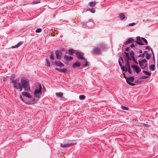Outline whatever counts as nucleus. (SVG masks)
<instances>
[{
	"label": "nucleus",
	"mask_w": 158,
	"mask_h": 158,
	"mask_svg": "<svg viewBox=\"0 0 158 158\" xmlns=\"http://www.w3.org/2000/svg\"><path fill=\"white\" fill-rule=\"evenodd\" d=\"M123 75L124 77L125 78V79L126 80L127 79V78L128 77H127L126 76V75L124 73H123Z\"/></svg>",
	"instance_id": "49"
},
{
	"label": "nucleus",
	"mask_w": 158,
	"mask_h": 158,
	"mask_svg": "<svg viewBox=\"0 0 158 158\" xmlns=\"http://www.w3.org/2000/svg\"><path fill=\"white\" fill-rule=\"evenodd\" d=\"M148 76H142L141 77V78L142 79H145L148 78Z\"/></svg>",
	"instance_id": "44"
},
{
	"label": "nucleus",
	"mask_w": 158,
	"mask_h": 158,
	"mask_svg": "<svg viewBox=\"0 0 158 158\" xmlns=\"http://www.w3.org/2000/svg\"><path fill=\"white\" fill-rule=\"evenodd\" d=\"M155 64H151L149 66V69L152 71L155 70Z\"/></svg>",
	"instance_id": "23"
},
{
	"label": "nucleus",
	"mask_w": 158,
	"mask_h": 158,
	"mask_svg": "<svg viewBox=\"0 0 158 158\" xmlns=\"http://www.w3.org/2000/svg\"><path fill=\"white\" fill-rule=\"evenodd\" d=\"M85 96L83 95H80L79 96V98L81 100H84L85 99Z\"/></svg>",
	"instance_id": "34"
},
{
	"label": "nucleus",
	"mask_w": 158,
	"mask_h": 158,
	"mask_svg": "<svg viewBox=\"0 0 158 158\" xmlns=\"http://www.w3.org/2000/svg\"><path fill=\"white\" fill-rule=\"evenodd\" d=\"M73 50L71 49H69V54L70 55H72L73 53Z\"/></svg>",
	"instance_id": "35"
},
{
	"label": "nucleus",
	"mask_w": 158,
	"mask_h": 158,
	"mask_svg": "<svg viewBox=\"0 0 158 158\" xmlns=\"http://www.w3.org/2000/svg\"><path fill=\"white\" fill-rule=\"evenodd\" d=\"M42 29L40 28L37 29L36 31L35 32L36 33H39L42 31Z\"/></svg>",
	"instance_id": "40"
},
{
	"label": "nucleus",
	"mask_w": 158,
	"mask_h": 158,
	"mask_svg": "<svg viewBox=\"0 0 158 158\" xmlns=\"http://www.w3.org/2000/svg\"><path fill=\"white\" fill-rule=\"evenodd\" d=\"M127 83L129 85L131 86H134L135 85V83H131L130 81H127Z\"/></svg>",
	"instance_id": "39"
},
{
	"label": "nucleus",
	"mask_w": 158,
	"mask_h": 158,
	"mask_svg": "<svg viewBox=\"0 0 158 158\" xmlns=\"http://www.w3.org/2000/svg\"><path fill=\"white\" fill-rule=\"evenodd\" d=\"M46 64L47 65V66H48V67H50V61L48 60V59H46Z\"/></svg>",
	"instance_id": "38"
},
{
	"label": "nucleus",
	"mask_w": 158,
	"mask_h": 158,
	"mask_svg": "<svg viewBox=\"0 0 158 158\" xmlns=\"http://www.w3.org/2000/svg\"><path fill=\"white\" fill-rule=\"evenodd\" d=\"M55 69L56 70L58 71L59 72H61V73H64L67 71V69H66L65 68H64L63 69H58V68H55Z\"/></svg>",
	"instance_id": "13"
},
{
	"label": "nucleus",
	"mask_w": 158,
	"mask_h": 158,
	"mask_svg": "<svg viewBox=\"0 0 158 158\" xmlns=\"http://www.w3.org/2000/svg\"><path fill=\"white\" fill-rule=\"evenodd\" d=\"M135 45H134V44H132L130 45V47L131 48H133V47H135Z\"/></svg>",
	"instance_id": "50"
},
{
	"label": "nucleus",
	"mask_w": 158,
	"mask_h": 158,
	"mask_svg": "<svg viewBox=\"0 0 158 158\" xmlns=\"http://www.w3.org/2000/svg\"><path fill=\"white\" fill-rule=\"evenodd\" d=\"M139 65L140 66V68L142 69V68H143V63H146L147 62V60L144 59H143L142 60H138Z\"/></svg>",
	"instance_id": "8"
},
{
	"label": "nucleus",
	"mask_w": 158,
	"mask_h": 158,
	"mask_svg": "<svg viewBox=\"0 0 158 158\" xmlns=\"http://www.w3.org/2000/svg\"><path fill=\"white\" fill-rule=\"evenodd\" d=\"M20 98L23 101H24L26 103H27L28 104H30V102H25V101L23 100V98L21 96H20Z\"/></svg>",
	"instance_id": "45"
},
{
	"label": "nucleus",
	"mask_w": 158,
	"mask_h": 158,
	"mask_svg": "<svg viewBox=\"0 0 158 158\" xmlns=\"http://www.w3.org/2000/svg\"><path fill=\"white\" fill-rule=\"evenodd\" d=\"M129 54L131 57H132L135 56L134 52V51L132 50L130 52Z\"/></svg>",
	"instance_id": "27"
},
{
	"label": "nucleus",
	"mask_w": 158,
	"mask_h": 158,
	"mask_svg": "<svg viewBox=\"0 0 158 158\" xmlns=\"http://www.w3.org/2000/svg\"><path fill=\"white\" fill-rule=\"evenodd\" d=\"M89 11L92 13H94L95 12V10L94 8H92L90 9H88L86 10V11Z\"/></svg>",
	"instance_id": "24"
},
{
	"label": "nucleus",
	"mask_w": 158,
	"mask_h": 158,
	"mask_svg": "<svg viewBox=\"0 0 158 158\" xmlns=\"http://www.w3.org/2000/svg\"><path fill=\"white\" fill-rule=\"evenodd\" d=\"M22 88H24L25 91H29L30 88L29 86V81L24 79H22L21 80Z\"/></svg>",
	"instance_id": "2"
},
{
	"label": "nucleus",
	"mask_w": 158,
	"mask_h": 158,
	"mask_svg": "<svg viewBox=\"0 0 158 158\" xmlns=\"http://www.w3.org/2000/svg\"><path fill=\"white\" fill-rule=\"evenodd\" d=\"M134 42V39L132 38H130L128 39L124 43L125 45L127 44L131 43Z\"/></svg>",
	"instance_id": "12"
},
{
	"label": "nucleus",
	"mask_w": 158,
	"mask_h": 158,
	"mask_svg": "<svg viewBox=\"0 0 158 158\" xmlns=\"http://www.w3.org/2000/svg\"><path fill=\"white\" fill-rule=\"evenodd\" d=\"M135 42L138 44L139 45H144L143 43L141 42H139L138 41H135Z\"/></svg>",
	"instance_id": "33"
},
{
	"label": "nucleus",
	"mask_w": 158,
	"mask_h": 158,
	"mask_svg": "<svg viewBox=\"0 0 158 158\" xmlns=\"http://www.w3.org/2000/svg\"><path fill=\"white\" fill-rule=\"evenodd\" d=\"M98 47L101 50H104L106 49L105 45L103 43L100 44L99 45Z\"/></svg>",
	"instance_id": "11"
},
{
	"label": "nucleus",
	"mask_w": 158,
	"mask_h": 158,
	"mask_svg": "<svg viewBox=\"0 0 158 158\" xmlns=\"http://www.w3.org/2000/svg\"><path fill=\"white\" fill-rule=\"evenodd\" d=\"M40 2H38L37 1H34V2H32L31 4H37V3H39Z\"/></svg>",
	"instance_id": "47"
},
{
	"label": "nucleus",
	"mask_w": 158,
	"mask_h": 158,
	"mask_svg": "<svg viewBox=\"0 0 158 158\" xmlns=\"http://www.w3.org/2000/svg\"><path fill=\"white\" fill-rule=\"evenodd\" d=\"M36 85L37 86H38L39 88L36 89L34 93V98L30 96V104H34L38 100L40 96L42 94V87L41 84L38 83L36 84Z\"/></svg>",
	"instance_id": "1"
},
{
	"label": "nucleus",
	"mask_w": 158,
	"mask_h": 158,
	"mask_svg": "<svg viewBox=\"0 0 158 158\" xmlns=\"http://www.w3.org/2000/svg\"><path fill=\"white\" fill-rule=\"evenodd\" d=\"M22 94L23 96H25L26 97L30 98V94L29 93L25 92H22Z\"/></svg>",
	"instance_id": "17"
},
{
	"label": "nucleus",
	"mask_w": 158,
	"mask_h": 158,
	"mask_svg": "<svg viewBox=\"0 0 158 158\" xmlns=\"http://www.w3.org/2000/svg\"><path fill=\"white\" fill-rule=\"evenodd\" d=\"M148 66V64L147 63H146L144 66H143V68H142V69H144Z\"/></svg>",
	"instance_id": "48"
},
{
	"label": "nucleus",
	"mask_w": 158,
	"mask_h": 158,
	"mask_svg": "<svg viewBox=\"0 0 158 158\" xmlns=\"http://www.w3.org/2000/svg\"><path fill=\"white\" fill-rule=\"evenodd\" d=\"M121 107L122 110H129V108L128 107L125 106H121Z\"/></svg>",
	"instance_id": "31"
},
{
	"label": "nucleus",
	"mask_w": 158,
	"mask_h": 158,
	"mask_svg": "<svg viewBox=\"0 0 158 158\" xmlns=\"http://www.w3.org/2000/svg\"><path fill=\"white\" fill-rule=\"evenodd\" d=\"M76 54L77 55V57L78 59H82L83 60H85V58L83 56L84 55L83 53L82 52H77Z\"/></svg>",
	"instance_id": "5"
},
{
	"label": "nucleus",
	"mask_w": 158,
	"mask_h": 158,
	"mask_svg": "<svg viewBox=\"0 0 158 158\" xmlns=\"http://www.w3.org/2000/svg\"><path fill=\"white\" fill-rule=\"evenodd\" d=\"M135 24H136L135 23H129V24L128 25L129 26H133L135 25Z\"/></svg>",
	"instance_id": "46"
},
{
	"label": "nucleus",
	"mask_w": 158,
	"mask_h": 158,
	"mask_svg": "<svg viewBox=\"0 0 158 158\" xmlns=\"http://www.w3.org/2000/svg\"><path fill=\"white\" fill-rule=\"evenodd\" d=\"M150 47L149 46H147L145 47V49H149Z\"/></svg>",
	"instance_id": "53"
},
{
	"label": "nucleus",
	"mask_w": 158,
	"mask_h": 158,
	"mask_svg": "<svg viewBox=\"0 0 158 158\" xmlns=\"http://www.w3.org/2000/svg\"><path fill=\"white\" fill-rule=\"evenodd\" d=\"M54 64L56 66H60V67H63L64 66V64L59 61H54Z\"/></svg>",
	"instance_id": "10"
},
{
	"label": "nucleus",
	"mask_w": 158,
	"mask_h": 158,
	"mask_svg": "<svg viewBox=\"0 0 158 158\" xmlns=\"http://www.w3.org/2000/svg\"><path fill=\"white\" fill-rule=\"evenodd\" d=\"M139 52L140 53H142V52H143V51L142 50H140L139 51Z\"/></svg>",
	"instance_id": "55"
},
{
	"label": "nucleus",
	"mask_w": 158,
	"mask_h": 158,
	"mask_svg": "<svg viewBox=\"0 0 158 158\" xmlns=\"http://www.w3.org/2000/svg\"><path fill=\"white\" fill-rule=\"evenodd\" d=\"M23 43V42H20L17 45L14 46H12L11 47L12 48H17L19 47L20 45H22Z\"/></svg>",
	"instance_id": "15"
},
{
	"label": "nucleus",
	"mask_w": 158,
	"mask_h": 158,
	"mask_svg": "<svg viewBox=\"0 0 158 158\" xmlns=\"http://www.w3.org/2000/svg\"><path fill=\"white\" fill-rule=\"evenodd\" d=\"M129 48H126L125 49V51L129 52Z\"/></svg>",
	"instance_id": "51"
},
{
	"label": "nucleus",
	"mask_w": 158,
	"mask_h": 158,
	"mask_svg": "<svg viewBox=\"0 0 158 158\" xmlns=\"http://www.w3.org/2000/svg\"><path fill=\"white\" fill-rule=\"evenodd\" d=\"M136 39H137V40L136 41H138L139 42H141V38H140L139 37V36H138V37H136Z\"/></svg>",
	"instance_id": "43"
},
{
	"label": "nucleus",
	"mask_w": 158,
	"mask_h": 158,
	"mask_svg": "<svg viewBox=\"0 0 158 158\" xmlns=\"http://www.w3.org/2000/svg\"><path fill=\"white\" fill-rule=\"evenodd\" d=\"M131 58L132 59L133 62H134L136 64H138V62L137 60L135 59V56Z\"/></svg>",
	"instance_id": "36"
},
{
	"label": "nucleus",
	"mask_w": 158,
	"mask_h": 158,
	"mask_svg": "<svg viewBox=\"0 0 158 158\" xmlns=\"http://www.w3.org/2000/svg\"><path fill=\"white\" fill-rule=\"evenodd\" d=\"M141 39L145 42V44L146 45L148 44V41H147V40L145 39L144 38L142 37V38H141Z\"/></svg>",
	"instance_id": "37"
},
{
	"label": "nucleus",
	"mask_w": 158,
	"mask_h": 158,
	"mask_svg": "<svg viewBox=\"0 0 158 158\" xmlns=\"http://www.w3.org/2000/svg\"><path fill=\"white\" fill-rule=\"evenodd\" d=\"M131 67L133 69L134 71L137 73H139L141 71L139 68L137 66L132 65Z\"/></svg>",
	"instance_id": "7"
},
{
	"label": "nucleus",
	"mask_w": 158,
	"mask_h": 158,
	"mask_svg": "<svg viewBox=\"0 0 158 158\" xmlns=\"http://www.w3.org/2000/svg\"><path fill=\"white\" fill-rule=\"evenodd\" d=\"M85 61V64H84L83 65V66L85 67H86L88 66H89V64H88V62H87L86 60L85 59V60H84Z\"/></svg>",
	"instance_id": "30"
},
{
	"label": "nucleus",
	"mask_w": 158,
	"mask_h": 158,
	"mask_svg": "<svg viewBox=\"0 0 158 158\" xmlns=\"http://www.w3.org/2000/svg\"><path fill=\"white\" fill-rule=\"evenodd\" d=\"M135 83H137V81H135Z\"/></svg>",
	"instance_id": "59"
},
{
	"label": "nucleus",
	"mask_w": 158,
	"mask_h": 158,
	"mask_svg": "<svg viewBox=\"0 0 158 158\" xmlns=\"http://www.w3.org/2000/svg\"><path fill=\"white\" fill-rule=\"evenodd\" d=\"M144 125L145 126H147L148 125V124H144Z\"/></svg>",
	"instance_id": "56"
},
{
	"label": "nucleus",
	"mask_w": 158,
	"mask_h": 158,
	"mask_svg": "<svg viewBox=\"0 0 158 158\" xmlns=\"http://www.w3.org/2000/svg\"><path fill=\"white\" fill-rule=\"evenodd\" d=\"M118 64H119V65L120 66V67H121L122 66L121 63H120L119 60H118Z\"/></svg>",
	"instance_id": "52"
},
{
	"label": "nucleus",
	"mask_w": 158,
	"mask_h": 158,
	"mask_svg": "<svg viewBox=\"0 0 158 158\" xmlns=\"http://www.w3.org/2000/svg\"><path fill=\"white\" fill-rule=\"evenodd\" d=\"M56 95L59 97H61L63 95V94L62 92L56 93Z\"/></svg>",
	"instance_id": "25"
},
{
	"label": "nucleus",
	"mask_w": 158,
	"mask_h": 158,
	"mask_svg": "<svg viewBox=\"0 0 158 158\" xmlns=\"http://www.w3.org/2000/svg\"><path fill=\"white\" fill-rule=\"evenodd\" d=\"M147 52V51H145L142 54H140L138 56V57H143L145 56V54H146Z\"/></svg>",
	"instance_id": "29"
},
{
	"label": "nucleus",
	"mask_w": 158,
	"mask_h": 158,
	"mask_svg": "<svg viewBox=\"0 0 158 158\" xmlns=\"http://www.w3.org/2000/svg\"><path fill=\"white\" fill-rule=\"evenodd\" d=\"M80 66V64L78 62H75L72 65L73 68H76V67H79Z\"/></svg>",
	"instance_id": "20"
},
{
	"label": "nucleus",
	"mask_w": 158,
	"mask_h": 158,
	"mask_svg": "<svg viewBox=\"0 0 158 158\" xmlns=\"http://www.w3.org/2000/svg\"><path fill=\"white\" fill-rule=\"evenodd\" d=\"M76 144V143H68L65 144H63L62 143H61L60 146V147L63 148H69L71 146H72L74 145H75Z\"/></svg>",
	"instance_id": "6"
},
{
	"label": "nucleus",
	"mask_w": 158,
	"mask_h": 158,
	"mask_svg": "<svg viewBox=\"0 0 158 158\" xmlns=\"http://www.w3.org/2000/svg\"><path fill=\"white\" fill-rule=\"evenodd\" d=\"M153 60H154V63L155 62V58H154H154H153Z\"/></svg>",
	"instance_id": "58"
},
{
	"label": "nucleus",
	"mask_w": 158,
	"mask_h": 158,
	"mask_svg": "<svg viewBox=\"0 0 158 158\" xmlns=\"http://www.w3.org/2000/svg\"><path fill=\"white\" fill-rule=\"evenodd\" d=\"M143 72L144 73L145 75H148V76H151V73H149L148 72L146 71H145V70H143Z\"/></svg>",
	"instance_id": "28"
},
{
	"label": "nucleus",
	"mask_w": 158,
	"mask_h": 158,
	"mask_svg": "<svg viewBox=\"0 0 158 158\" xmlns=\"http://www.w3.org/2000/svg\"><path fill=\"white\" fill-rule=\"evenodd\" d=\"M146 58L147 60H149L151 56V54H149L148 53H146Z\"/></svg>",
	"instance_id": "32"
},
{
	"label": "nucleus",
	"mask_w": 158,
	"mask_h": 158,
	"mask_svg": "<svg viewBox=\"0 0 158 158\" xmlns=\"http://www.w3.org/2000/svg\"><path fill=\"white\" fill-rule=\"evenodd\" d=\"M125 60H126V63L125 65V67H130V64L129 63V61L130 60L127 59H125Z\"/></svg>",
	"instance_id": "18"
},
{
	"label": "nucleus",
	"mask_w": 158,
	"mask_h": 158,
	"mask_svg": "<svg viewBox=\"0 0 158 158\" xmlns=\"http://www.w3.org/2000/svg\"><path fill=\"white\" fill-rule=\"evenodd\" d=\"M55 53L56 58L60 60L62 53L60 51L57 50L56 51Z\"/></svg>",
	"instance_id": "9"
},
{
	"label": "nucleus",
	"mask_w": 158,
	"mask_h": 158,
	"mask_svg": "<svg viewBox=\"0 0 158 158\" xmlns=\"http://www.w3.org/2000/svg\"><path fill=\"white\" fill-rule=\"evenodd\" d=\"M124 53L125 54L124 59H127L130 60H131V59L129 57L128 53L126 52H124Z\"/></svg>",
	"instance_id": "19"
},
{
	"label": "nucleus",
	"mask_w": 158,
	"mask_h": 158,
	"mask_svg": "<svg viewBox=\"0 0 158 158\" xmlns=\"http://www.w3.org/2000/svg\"><path fill=\"white\" fill-rule=\"evenodd\" d=\"M11 82L14 85L15 88L17 89H19L20 91H21L22 90V87L20 83L16 81L14 79L12 80Z\"/></svg>",
	"instance_id": "3"
},
{
	"label": "nucleus",
	"mask_w": 158,
	"mask_h": 158,
	"mask_svg": "<svg viewBox=\"0 0 158 158\" xmlns=\"http://www.w3.org/2000/svg\"><path fill=\"white\" fill-rule=\"evenodd\" d=\"M101 51L100 49L98 47H96L93 48L92 52L94 54L99 55L101 53Z\"/></svg>",
	"instance_id": "4"
},
{
	"label": "nucleus",
	"mask_w": 158,
	"mask_h": 158,
	"mask_svg": "<svg viewBox=\"0 0 158 158\" xmlns=\"http://www.w3.org/2000/svg\"><path fill=\"white\" fill-rule=\"evenodd\" d=\"M135 80V78L134 76H132L131 77H128L127 78V79L126 82H127V81H130L131 82H133Z\"/></svg>",
	"instance_id": "16"
},
{
	"label": "nucleus",
	"mask_w": 158,
	"mask_h": 158,
	"mask_svg": "<svg viewBox=\"0 0 158 158\" xmlns=\"http://www.w3.org/2000/svg\"><path fill=\"white\" fill-rule=\"evenodd\" d=\"M96 2L95 1H92L89 2V5L91 7L94 6L96 5Z\"/></svg>",
	"instance_id": "21"
},
{
	"label": "nucleus",
	"mask_w": 158,
	"mask_h": 158,
	"mask_svg": "<svg viewBox=\"0 0 158 158\" xmlns=\"http://www.w3.org/2000/svg\"><path fill=\"white\" fill-rule=\"evenodd\" d=\"M127 69V71H128V72L130 73V74H132V72L131 71V69L130 68V67H127V69Z\"/></svg>",
	"instance_id": "41"
},
{
	"label": "nucleus",
	"mask_w": 158,
	"mask_h": 158,
	"mask_svg": "<svg viewBox=\"0 0 158 158\" xmlns=\"http://www.w3.org/2000/svg\"><path fill=\"white\" fill-rule=\"evenodd\" d=\"M64 59L66 60L67 61H69L72 59L73 58L71 56L65 55L64 56Z\"/></svg>",
	"instance_id": "14"
},
{
	"label": "nucleus",
	"mask_w": 158,
	"mask_h": 158,
	"mask_svg": "<svg viewBox=\"0 0 158 158\" xmlns=\"http://www.w3.org/2000/svg\"><path fill=\"white\" fill-rule=\"evenodd\" d=\"M119 16L121 20H123L125 18V16L123 13H120L119 14Z\"/></svg>",
	"instance_id": "22"
},
{
	"label": "nucleus",
	"mask_w": 158,
	"mask_h": 158,
	"mask_svg": "<svg viewBox=\"0 0 158 158\" xmlns=\"http://www.w3.org/2000/svg\"><path fill=\"white\" fill-rule=\"evenodd\" d=\"M120 59L122 61H123V59L122 57H120Z\"/></svg>",
	"instance_id": "54"
},
{
	"label": "nucleus",
	"mask_w": 158,
	"mask_h": 158,
	"mask_svg": "<svg viewBox=\"0 0 158 158\" xmlns=\"http://www.w3.org/2000/svg\"><path fill=\"white\" fill-rule=\"evenodd\" d=\"M50 58L52 60H53L54 59V58L53 56V54L52 53H51Z\"/></svg>",
	"instance_id": "42"
},
{
	"label": "nucleus",
	"mask_w": 158,
	"mask_h": 158,
	"mask_svg": "<svg viewBox=\"0 0 158 158\" xmlns=\"http://www.w3.org/2000/svg\"><path fill=\"white\" fill-rule=\"evenodd\" d=\"M151 51H152V54H153V55H154V53H153V51H152V50L151 49Z\"/></svg>",
	"instance_id": "57"
},
{
	"label": "nucleus",
	"mask_w": 158,
	"mask_h": 158,
	"mask_svg": "<svg viewBox=\"0 0 158 158\" xmlns=\"http://www.w3.org/2000/svg\"><path fill=\"white\" fill-rule=\"evenodd\" d=\"M121 69L123 71H125V72H127V67H125V66H123L120 67Z\"/></svg>",
	"instance_id": "26"
}]
</instances>
